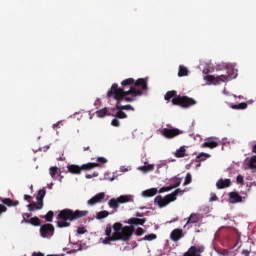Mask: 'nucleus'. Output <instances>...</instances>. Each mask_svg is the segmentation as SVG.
I'll return each instance as SVG.
<instances>
[{"instance_id": "nucleus-1", "label": "nucleus", "mask_w": 256, "mask_h": 256, "mask_svg": "<svg viewBox=\"0 0 256 256\" xmlns=\"http://www.w3.org/2000/svg\"><path fill=\"white\" fill-rule=\"evenodd\" d=\"M133 233H135L134 226H123L121 222H116L113 226L107 224L105 229L106 238L103 243L104 245H111V241H124L127 243L133 237Z\"/></svg>"}, {"instance_id": "nucleus-2", "label": "nucleus", "mask_w": 256, "mask_h": 256, "mask_svg": "<svg viewBox=\"0 0 256 256\" xmlns=\"http://www.w3.org/2000/svg\"><path fill=\"white\" fill-rule=\"evenodd\" d=\"M143 95V90L135 88V86H131L128 91H125L123 88H119V85L114 83L112 84L110 90H108L106 97L107 99H114L118 101V103H133V101H137V97H141Z\"/></svg>"}, {"instance_id": "nucleus-3", "label": "nucleus", "mask_w": 256, "mask_h": 256, "mask_svg": "<svg viewBox=\"0 0 256 256\" xmlns=\"http://www.w3.org/2000/svg\"><path fill=\"white\" fill-rule=\"evenodd\" d=\"M89 215V211L87 210H71V209H63L59 212L57 216V227L59 229H64L65 227H71L72 221H77V219H81L83 217H87Z\"/></svg>"}, {"instance_id": "nucleus-4", "label": "nucleus", "mask_w": 256, "mask_h": 256, "mask_svg": "<svg viewBox=\"0 0 256 256\" xmlns=\"http://www.w3.org/2000/svg\"><path fill=\"white\" fill-rule=\"evenodd\" d=\"M179 193H183V190L178 188L171 194L166 195L165 197L158 195L155 197L154 203L158 205V207L160 208L167 207L169 203H173V201H177V195H179Z\"/></svg>"}, {"instance_id": "nucleus-5", "label": "nucleus", "mask_w": 256, "mask_h": 256, "mask_svg": "<svg viewBox=\"0 0 256 256\" xmlns=\"http://www.w3.org/2000/svg\"><path fill=\"white\" fill-rule=\"evenodd\" d=\"M122 89H127V87H135V89L140 88L142 91H147V80L145 78H139L135 81L133 78L125 79L121 82Z\"/></svg>"}, {"instance_id": "nucleus-6", "label": "nucleus", "mask_w": 256, "mask_h": 256, "mask_svg": "<svg viewBox=\"0 0 256 256\" xmlns=\"http://www.w3.org/2000/svg\"><path fill=\"white\" fill-rule=\"evenodd\" d=\"M95 167H99V163H87L83 164L82 166L79 165H68V173L72 175H81V171H90V169H95Z\"/></svg>"}, {"instance_id": "nucleus-7", "label": "nucleus", "mask_w": 256, "mask_h": 256, "mask_svg": "<svg viewBox=\"0 0 256 256\" xmlns=\"http://www.w3.org/2000/svg\"><path fill=\"white\" fill-rule=\"evenodd\" d=\"M232 72L233 70H227L226 74H221L216 77L213 75H207L205 79L214 85H221V83H226V81H231V79H233V76L231 75Z\"/></svg>"}, {"instance_id": "nucleus-8", "label": "nucleus", "mask_w": 256, "mask_h": 256, "mask_svg": "<svg viewBox=\"0 0 256 256\" xmlns=\"http://www.w3.org/2000/svg\"><path fill=\"white\" fill-rule=\"evenodd\" d=\"M172 104L187 109L193 107V105H197V101L193 98H189V96H177L172 99Z\"/></svg>"}, {"instance_id": "nucleus-9", "label": "nucleus", "mask_w": 256, "mask_h": 256, "mask_svg": "<svg viewBox=\"0 0 256 256\" xmlns=\"http://www.w3.org/2000/svg\"><path fill=\"white\" fill-rule=\"evenodd\" d=\"M131 201V196L130 195H121L118 198H112L108 202V206L110 209H114V211H117L119 209V204L120 203H129Z\"/></svg>"}, {"instance_id": "nucleus-10", "label": "nucleus", "mask_w": 256, "mask_h": 256, "mask_svg": "<svg viewBox=\"0 0 256 256\" xmlns=\"http://www.w3.org/2000/svg\"><path fill=\"white\" fill-rule=\"evenodd\" d=\"M161 135L166 139H174V137H179V135H183V131L177 128H164L161 130Z\"/></svg>"}, {"instance_id": "nucleus-11", "label": "nucleus", "mask_w": 256, "mask_h": 256, "mask_svg": "<svg viewBox=\"0 0 256 256\" xmlns=\"http://www.w3.org/2000/svg\"><path fill=\"white\" fill-rule=\"evenodd\" d=\"M54 233H55V227L53 226V224H44L40 227L41 237H44V238L53 237Z\"/></svg>"}, {"instance_id": "nucleus-12", "label": "nucleus", "mask_w": 256, "mask_h": 256, "mask_svg": "<svg viewBox=\"0 0 256 256\" xmlns=\"http://www.w3.org/2000/svg\"><path fill=\"white\" fill-rule=\"evenodd\" d=\"M204 251L205 247L203 246H192L183 256H201L200 253H203Z\"/></svg>"}, {"instance_id": "nucleus-13", "label": "nucleus", "mask_w": 256, "mask_h": 256, "mask_svg": "<svg viewBox=\"0 0 256 256\" xmlns=\"http://www.w3.org/2000/svg\"><path fill=\"white\" fill-rule=\"evenodd\" d=\"M105 199V192H100L93 196L91 199L87 201V204L90 206L97 205V203H101Z\"/></svg>"}, {"instance_id": "nucleus-14", "label": "nucleus", "mask_w": 256, "mask_h": 256, "mask_svg": "<svg viewBox=\"0 0 256 256\" xmlns=\"http://www.w3.org/2000/svg\"><path fill=\"white\" fill-rule=\"evenodd\" d=\"M170 239L175 242L183 239V230L179 228L174 229L170 234Z\"/></svg>"}, {"instance_id": "nucleus-15", "label": "nucleus", "mask_w": 256, "mask_h": 256, "mask_svg": "<svg viewBox=\"0 0 256 256\" xmlns=\"http://www.w3.org/2000/svg\"><path fill=\"white\" fill-rule=\"evenodd\" d=\"M231 185V179L227 178V179H219L216 182V187L217 189H227V187H229Z\"/></svg>"}, {"instance_id": "nucleus-16", "label": "nucleus", "mask_w": 256, "mask_h": 256, "mask_svg": "<svg viewBox=\"0 0 256 256\" xmlns=\"http://www.w3.org/2000/svg\"><path fill=\"white\" fill-rule=\"evenodd\" d=\"M230 203H243V197L237 192L229 193Z\"/></svg>"}, {"instance_id": "nucleus-17", "label": "nucleus", "mask_w": 256, "mask_h": 256, "mask_svg": "<svg viewBox=\"0 0 256 256\" xmlns=\"http://www.w3.org/2000/svg\"><path fill=\"white\" fill-rule=\"evenodd\" d=\"M45 195H47V190H45V188L38 191L36 201H38L39 208L43 207V199H45Z\"/></svg>"}, {"instance_id": "nucleus-18", "label": "nucleus", "mask_w": 256, "mask_h": 256, "mask_svg": "<svg viewBox=\"0 0 256 256\" xmlns=\"http://www.w3.org/2000/svg\"><path fill=\"white\" fill-rule=\"evenodd\" d=\"M202 147H206L208 149H215L216 147H219V142L209 138L202 144Z\"/></svg>"}, {"instance_id": "nucleus-19", "label": "nucleus", "mask_w": 256, "mask_h": 256, "mask_svg": "<svg viewBox=\"0 0 256 256\" xmlns=\"http://www.w3.org/2000/svg\"><path fill=\"white\" fill-rule=\"evenodd\" d=\"M1 203L6 205L7 207H17L19 205V200H13L11 198H3L1 199Z\"/></svg>"}, {"instance_id": "nucleus-20", "label": "nucleus", "mask_w": 256, "mask_h": 256, "mask_svg": "<svg viewBox=\"0 0 256 256\" xmlns=\"http://www.w3.org/2000/svg\"><path fill=\"white\" fill-rule=\"evenodd\" d=\"M147 223V218H130L128 220V225H145Z\"/></svg>"}, {"instance_id": "nucleus-21", "label": "nucleus", "mask_w": 256, "mask_h": 256, "mask_svg": "<svg viewBox=\"0 0 256 256\" xmlns=\"http://www.w3.org/2000/svg\"><path fill=\"white\" fill-rule=\"evenodd\" d=\"M117 111H135V108L131 105H121V102L116 101Z\"/></svg>"}, {"instance_id": "nucleus-22", "label": "nucleus", "mask_w": 256, "mask_h": 256, "mask_svg": "<svg viewBox=\"0 0 256 256\" xmlns=\"http://www.w3.org/2000/svg\"><path fill=\"white\" fill-rule=\"evenodd\" d=\"M158 193L157 188H151L142 192V197H155V194Z\"/></svg>"}, {"instance_id": "nucleus-23", "label": "nucleus", "mask_w": 256, "mask_h": 256, "mask_svg": "<svg viewBox=\"0 0 256 256\" xmlns=\"http://www.w3.org/2000/svg\"><path fill=\"white\" fill-rule=\"evenodd\" d=\"M187 150L185 149V146H181L176 152H175V157L178 159H181L183 157L187 156Z\"/></svg>"}, {"instance_id": "nucleus-24", "label": "nucleus", "mask_w": 256, "mask_h": 256, "mask_svg": "<svg viewBox=\"0 0 256 256\" xmlns=\"http://www.w3.org/2000/svg\"><path fill=\"white\" fill-rule=\"evenodd\" d=\"M200 219H201V218L199 217V214L192 213V214L189 216L186 225H189V224H191V223H199Z\"/></svg>"}, {"instance_id": "nucleus-25", "label": "nucleus", "mask_w": 256, "mask_h": 256, "mask_svg": "<svg viewBox=\"0 0 256 256\" xmlns=\"http://www.w3.org/2000/svg\"><path fill=\"white\" fill-rule=\"evenodd\" d=\"M28 211L33 212V211H39L41 210L43 207L39 208V201H37V203L33 202L27 205Z\"/></svg>"}, {"instance_id": "nucleus-26", "label": "nucleus", "mask_w": 256, "mask_h": 256, "mask_svg": "<svg viewBox=\"0 0 256 256\" xmlns=\"http://www.w3.org/2000/svg\"><path fill=\"white\" fill-rule=\"evenodd\" d=\"M189 70L185 66H179L178 77H187Z\"/></svg>"}, {"instance_id": "nucleus-27", "label": "nucleus", "mask_w": 256, "mask_h": 256, "mask_svg": "<svg viewBox=\"0 0 256 256\" xmlns=\"http://www.w3.org/2000/svg\"><path fill=\"white\" fill-rule=\"evenodd\" d=\"M175 97H177V91L172 90V91H168L165 94L164 99L165 101H171V99H175Z\"/></svg>"}, {"instance_id": "nucleus-28", "label": "nucleus", "mask_w": 256, "mask_h": 256, "mask_svg": "<svg viewBox=\"0 0 256 256\" xmlns=\"http://www.w3.org/2000/svg\"><path fill=\"white\" fill-rule=\"evenodd\" d=\"M26 223H29L34 227H39V225H41V220L39 219V217H33V218H30V220H26Z\"/></svg>"}, {"instance_id": "nucleus-29", "label": "nucleus", "mask_w": 256, "mask_h": 256, "mask_svg": "<svg viewBox=\"0 0 256 256\" xmlns=\"http://www.w3.org/2000/svg\"><path fill=\"white\" fill-rule=\"evenodd\" d=\"M109 215H110L109 211H107V210H102V211H100V212L97 213L96 219H99V220H100V219H105V218L109 217Z\"/></svg>"}, {"instance_id": "nucleus-30", "label": "nucleus", "mask_w": 256, "mask_h": 256, "mask_svg": "<svg viewBox=\"0 0 256 256\" xmlns=\"http://www.w3.org/2000/svg\"><path fill=\"white\" fill-rule=\"evenodd\" d=\"M106 115H111V114L108 113L107 108H102V109L96 111V116L97 117L103 118Z\"/></svg>"}, {"instance_id": "nucleus-31", "label": "nucleus", "mask_w": 256, "mask_h": 256, "mask_svg": "<svg viewBox=\"0 0 256 256\" xmlns=\"http://www.w3.org/2000/svg\"><path fill=\"white\" fill-rule=\"evenodd\" d=\"M247 107H248L247 102H241L239 104L233 105L232 109L243 110V109H247Z\"/></svg>"}, {"instance_id": "nucleus-32", "label": "nucleus", "mask_w": 256, "mask_h": 256, "mask_svg": "<svg viewBox=\"0 0 256 256\" xmlns=\"http://www.w3.org/2000/svg\"><path fill=\"white\" fill-rule=\"evenodd\" d=\"M59 174V168L56 166L50 167V175L52 179H57V175Z\"/></svg>"}, {"instance_id": "nucleus-33", "label": "nucleus", "mask_w": 256, "mask_h": 256, "mask_svg": "<svg viewBox=\"0 0 256 256\" xmlns=\"http://www.w3.org/2000/svg\"><path fill=\"white\" fill-rule=\"evenodd\" d=\"M140 171H144L145 173L149 172V171H154L155 170V165L153 164H149L147 166H141Z\"/></svg>"}, {"instance_id": "nucleus-34", "label": "nucleus", "mask_w": 256, "mask_h": 256, "mask_svg": "<svg viewBox=\"0 0 256 256\" xmlns=\"http://www.w3.org/2000/svg\"><path fill=\"white\" fill-rule=\"evenodd\" d=\"M53 217H55V213L53 211H48V213L44 216V219L48 221V223H53Z\"/></svg>"}, {"instance_id": "nucleus-35", "label": "nucleus", "mask_w": 256, "mask_h": 256, "mask_svg": "<svg viewBox=\"0 0 256 256\" xmlns=\"http://www.w3.org/2000/svg\"><path fill=\"white\" fill-rule=\"evenodd\" d=\"M248 167L249 169H256V155L250 158Z\"/></svg>"}, {"instance_id": "nucleus-36", "label": "nucleus", "mask_w": 256, "mask_h": 256, "mask_svg": "<svg viewBox=\"0 0 256 256\" xmlns=\"http://www.w3.org/2000/svg\"><path fill=\"white\" fill-rule=\"evenodd\" d=\"M115 117L118 119H127V114L123 110H118Z\"/></svg>"}, {"instance_id": "nucleus-37", "label": "nucleus", "mask_w": 256, "mask_h": 256, "mask_svg": "<svg viewBox=\"0 0 256 256\" xmlns=\"http://www.w3.org/2000/svg\"><path fill=\"white\" fill-rule=\"evenodd\" d=\"M181 178H175L173 180V185H171L170 187H173V189H177V187H179V185H181Z\"/></svg>"}, {"instance_id": "nucleus-38", "label": "nucleus", "mask_w": 256, "mask_h": 256, "mask_svg": "<svg viewBox=\"0 0 256 256\" xmlns=\"http://www.w3.org/2000/svg\"><path fill=\"white\" fill-rule=\"evenodd\" d=\"M191 181H193V178L191 176V173H187L184 181V186L191 184Z\"/></svg>"}, {"instance_id": "nucleus-39", "label": "nucleus", "mask_w": 256, "mask_h": 256, "mask_svg": "<svg viewBox=\"0 0 256 256\" xmlns=\"http://www.w3.org/2000/svg\"><path fill=\"white\" fill-rule=\"evenodd\" d=\"M155 239H157V235L155 234H148L143 238L144 241H153Z\"/></svg>"}, {"instance_id": "nucleus-40", "label": "nucleus", "mask_w": 256, "mask_h": 256, "mask_svg": "<svg viewBox=\"0 0 256 256\" xmlns=\"http://www.w3.org/2000/svg\"><path fill=\"white\" fill-rule=\"evenodd\" d=\"M173 187L171 186H164L159 189L158 193H167L168 191H172Z\"/></svg>"}, {"instance_id": "nucleus-41", "label": "nucleus", "mask_w": 256, "mask_h": 256, "mask_svg": "<svg viewBox=\"0 0 256 256\" xmlns=\"http://www.w3.org/2000/svg\"><path fill=\"white\" fill-rule=\"evenodd\" d=\"M23 220L21 221V223H27V221H30V217H32V214L30 213H24L22 214Z\"/></svg>"}, {"instance_id": "nucleus-42", "label": "nucleus", "mask_w": 256, "mask_h": 256, "mask_svg": "<svg viewBox=\"0 0 256 256\" xmlns=\"http://www.w3.org/2000/svg\"><path fill=\"white\" fill-rule=\"evenodd\" d=\"M236 181H237V183H239L240 185H245V179H244L243 175H238V176L236 177Z\"/></svg>"}, {"instance_id": "nucleus-43", "label": "nucleus", "mask_w": 256, "mask_h": 256, "mask_svg": "<svg viewBox=\"0 0 256 256\" xmlns=\"http://www.w3.org/2000/svg\"><path fill=\"white\" fill-rule=\"evenodd\" d=\"M145 233V230L141 227H138L136 229L135 235H137V237H141V235H143Z\"/></svg>"}, {"instance_id": "nucleus-44", "label": "nucleus", "mask_w": 256, "mask_h": 256, "mask_svg": "<svg viewBox=\"0 0 256 256\" xmlns=\"http://www.w3.org/2000/svg\"><path fill=\"white\" fill-rule=\"evenodd\" d=\"M77 233L78 235H85V233H87V229H85L84 227H78Z\"/></svg>"}, {"instance_id": "nucleus-45", "label": "nucleus", "mask_w": 256, "mask_h": 256, "mask_svg": "<svg viewBox=\"0 0 256 256\" xmlns=\"http://www.w3.org/2000/svg\"><path fill=\"white\" fill-rule=\"evenodd\" d=\"M85 177L86 179H93V177H99V173L94 172L93 174H86Z\"/></svg>"}, {"instance_id": "nucleus-46", "label": "nucleus", "mask_w": 256, "mask_h": 256, "mask_svg": "<svg viewBox=\"0 0 256 256\" xmlns=\"http://www.w3.org/2000/svg\"><path fill=\"white\" fill-rule=\"evenodd\" d=\"M111 125H113V127H119V120L117 118H114L111 122Z\"/></svg>"}, {"instance_id": "nucleus-47", "label": "nucleus", "mask_w": 256, "mask_h": 256, "mask_svg": "<svg viewBox=\"0 0 256 256\" xmlns=\"http://www.w3.org/2000/svg\"><path fill=\"white\" fill-rule=\"evenodd\" d=\"M2 213H7V208L5 207V205L0 204V215H1Z\"/></svg>"}, {"instance_id": "nucleus-48", "label": "nucleus", "mask_w": 256, "mask_h": 256, "mask_svg": "<svg viewBox=\"0 0 256 256\" xmlns=\"http://www.w3.org/2000/svg\"><path fill=\"white\" fill-rule=\"evenodd\" d=\"M201 157H209V154L200 153V154L197 156V159H199V161H203V159H201Z\"/></svg>"}, {"instance_id": "nucleus-49", "label": "nucleus", "mask_w": 256, "mask_h": 256, "mask_svg": "<svg viewBox=\"0 0 256 256\" xmlns=\"http://www.w3.org/2000/svg\"><path fill=\"white\" fill-rule=\"evenodd\" d=\"M242 255H244V256H250L251 255V251H249V250H247V249H244V250H242Z\"/></svg>"}, {"instance_id": "nucleus-50", "label": "nucleus", "mask_w": 256, "mask_h": 256, "mask_svg": "<svg viewBox=\"0 0 256 256\" xmlns=\"http://www.w3.org/2000/svg\"><path fill=\"white\" fill-rule=\"evenodd\" d=\"M97 161H98V163H107V159L104 158V157H99V158L97 159Z\"/></svg>"}, {"instance_id": "nucleus-51", "label": "nucleus", "mask_w": 256, "mask_h": 256, "mask_svg": "<svg viewBox=\"0 0 256 256\" xmlns=\"http://www.w3.org/2000/svg\"><path fill=\"white\" fill-rule=\"evenodd\" d=\"M31 199H32L31 195H27V194L24 195V201H31Z\"/></svg>"}, {"instance_id": "nucleus-52", "label": "nucleus", "mask_w": 256, "mask_h": 256, "mask_svg": "<svg viewBox=\"0 0 256 256\" xmlns=\"http://www.w3.org/2000/svg\"><path fill=\"white\" fill-rule=\"evenodd\" d=\"M32 256H45V254H43L41 252H33Z\"/></svg>"}, {"instance_id": "nucleus-53", "label": "nucleus", "mask_w": 256, "mask_h": 256, "mask_svg": "<svg viewBox=\"0 0 256 256\" xmlns=\"http://www.w3.org/2000/svg\"><path fill=\"white\" fill-rule=\"evenodd\" d=\"M217 195L216 194H212L211 195V198H210V201H217Z\"/></svg>"}, {"instance_id": "nucleus-54", "label": "nucleus", "mask_w": 256, "mask_h": 256, "mask_svg": "<svg viewBox=\"0 0 256 256\" xmlns=\"http://www.w3.org/2000/svg\"><path fill=\"white\" fill-rule=\"evenodd\" d=\"M135 217H145V214L141 213V212H137L135 214Z\"/></svg>"}, {"instance_id": "nucleus-55", "label": "nucleus", "mask_w": 256, "mask_h": 256, "mask_svg": "<svg viewBox=\"0 0 256 256\" xmlns=\"http://www.w3.org/2000/svg\"><path fill=\"white\" fill-rule=\"evenodd\" d=\"M59 125H60V123L58 122V123H56V124H54L53 125V129H57V127H59Z\"/></svg>"}, {"instance_id": "nucleus-56", "label": "nucleus", "mask_w": 256, "mask_h": 256, "mask_svg": "<svg viewBox=\"0 0 256 256\" xmlns=\"http://www.w3.org/2000/svg\"><path fill=\"white\" fill-rule=\"evenodd\" d=\"M252 153H256V144L252 146Z\"/></svg>"}, {"instance_id": "nucleus-57", "label": "nucleus", "mask_w": 256, "mask_h": 256, "mask_svg": "<svg viewBox=\"0 0 256 256\" xmlns=\"http://www.w3.org/2000/svg\"><path fill=\"white\" fill-rule=\"evenodd\" d=\"M89 146H87V147H83V151H89Z\"/></svg>"}]
</instances>
